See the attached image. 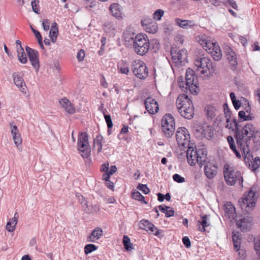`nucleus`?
Wrapping results in <instances>:
<instances>
[{
  "instance_id": "nucleus-44",
  "label": "nucleus",
  "mask_w": 260,
  "mask_h": 260,
  "mask_svg": "<svg viewBox=\"0 0 260 260\" xmlns=\"http://www.w3.org/2000/svg\"><path fill=\"white\" fill-rule=\"evenodd\" d=\"M58 34V29L57 24L56 23L54 22L53 25L51 26L49 36H57Z\"/></svg>"
},
{
  "instance_id": "nucleus-52",
  "label": "nucleus",
  "mask_w": 260,
  "mask_h": 260,
  "mask_svg": "<svg viewBox=\"0 0 260 260\" xmlns=\"http://www.w3.org/2000/svg\"><path fill=\"white\" fill-rule=\"evenodd\" d=\"M254 249L257 255L260 257V238L255 241Z\"/></svg>"
},
{
  "instance_id": "nucleus-9",
  "label": "nucleus",
  "mask_w": 260,
  "mask_h": 260,
  "mask_svg": "<svg viewBox=\"0 0 260 260\" xmlns=\"http://www.w3.org/2000/svg\"><path fill=\"white\" fill-rule=\"evenodd\" d=\"M194 63L197 70L202 74H210L214 71L211 60L208 57H198L194 60Z\"/></svg>"
},
{
  "instance_id": "nucleus-21",
  "label": "nucleus",
  "mask_w": 260,
  "mask_h": 260,
  "mask_svg": "<svg viewBox=\"0 0 260 260\" xmlns=\"http://www.w3.org/2000/svg\"><path fill=\"white\" fill-rule=\"evenodd\" d=\"M252 225V219L249 217H244L236 221V226L242 232L248 231Z\"/></svg>"
},
{
  "instance_id": "nucleus-12",
  "label": "nucleus",
  "mask_w": 260,
  "mask_h": 260,
  "mask_svg": "<svg viewBox=\"0 0 260 260\" xmlns=\"http://www.w3.org/2000/svg\"><path fill=\"white\" fill-rule=\"evenodd\" d=\"M192 131L195 136L199 139H208L211 137L212 129L207 124L197 123L192 127Z\"/></svg>"
},
{
  "instance_id": "nucleus-10",
  "label": "nucleus",
  "mask_w": 260,
  "mask_h": 260,
  "mask_svg": "<svg viewBox=\"0 0 260 260\" xmlns=\"http://www.w3.org/2000/svg\"><path fill=\"white\" fill-rule=\"evenodd\" d=\"M88 140V137L86 133H79L77 145L79 150L82 153L81 155L84 158H88L90 153V148Z\"/></svg>"
},
{
  "instance_id": "nucleus-59",
  "label": "nucleus",
  "mask_w": 260,
  "mask_h": 260,
  "mask_svg": "<svg viewBox=\"0 0 260 260\" xmlns=\"http://www.w3.org/2000/svg\"><path fill=\"white\" fill-rule=\"evenodd\" d=\"M182 242L187 248H189L191 246L190 241L188 237H184L182 239Z\"/></svg>"
},
{
  "instance_id": "nucleus-42",
  "label": "nucleus",
  "mask_w": 260,
  "mask_h": 260,
  "mask_svg": "<svg viewBox=\"0 0 260 260\" xmlns=\"http://www.w3.org/2000/svg\"><path fill=\"white\" fill-rule=\"evenodd\" d=\"M98 247L92 244H89L84 247V252L86 254L91 253L92 251L96 250Z\"/></svg>"
},
{
  "instance_id": "nucleus-37",
  "label": "nucleus",
  "mask_w": 260,
  "mask_h": 260,
  "mask_svg": "<svg viewBox=\"0 0 260 260\" xmlns=\"http://www.w3.org/2000/svg\"><path fill=\"white\" fill-rule=\"evenodd\" d=\"M123 244L124 248L127 250H131L133 249L132 244L131 243L130 239L127 236H124L123 238Z\"/></svg>"
},
{
  "instance_id": "nucleus-43",
  "label": "nucleus",
  "mask_w": 260,
  "mask_h": 260,
  "mask_svg": "<svg viewBox=\"0 0 260 260\" xmlns=\"http://www.w3.org/2000/svg\"><path fill=\"white\" fill-rule=\"evenodd\" d=\"M164 11L161 9L156 10L153 14V18L156 20H160L164 15Z\"/></svg>"
},
{
  "instance_id": "nucleus-48",
  "label": "nucleus",
  "mask_w": 260,
  "mask_h": 260,
  "mask_svg": "<svg viewBox=\"0 0 260 260\" xmlns=\"http://www.w3.org/2000/svg\"><path fill=\"white\" fill-rule=\"evenodd\" d=\"M137 188L146 194H148L150 191L149 189L146 184H139Z\"/></svg>"
},
{
  "instance_id": "nucleus-38",
  "label": "nucleus",
  "mask_w": 260,
  "mask_h": 260,
  "mask_svg": "<svg viewBox=\"0 0 260 260\" xmlns=\"http://www.w3.org/2000/svg\"><path fill=\"white\" fill-rule=\"evenodd\" d=\"M238 116L240 119L244 121L251 120L253 119V117L251 114L246 115V112L244 111H239Z\"/></svg>"
},
{
  "instance_id": "nucleus-15",
  "label": "nucleus",
  "mask_w": 260,
  "mask_h": 260,
  "mask_svg": "<svg viewBox=\"0 0 260 260\" xmlns=\"http://www.w3.org/2000/svg\"><path fill=\"white\" fill-rule=\"evenodd\" d=\"M25 50L31 66L38 72L40 68L39 53L38 51L28 46L25 47Z\"/></svg>"
},
{
  "instance_id": "nucleus-63",
  "label": "nucleus",
  "mask_w": 260,
  "mask_h": 260,
  "mask_svg": "<svg viewBox=\"0 0 260 260\" xmlns=\"http://www.w3.org/2000/svg\"><path fill=\"white\" fill-rule=\"evenodd\" d=\"M225 4H229L233 8L235 9H237V5L236 3L233 0H227L225 2Z\"/></svg>"
},
{
  "instance_id": "nucleus-6",
  "label": "nucleus",
  "mask_w": 260,
  "mask_h": 260,
  "mask_svg": "<svg viewBox=\"0 0 260 260\" xmlns=\"http://www.w3.org/2000/svg\"><path fill=\"white\" fill-rule=\"evenodd\" d=\"M133 47L137 54L141 56L145 55L150 48V42L147 37L141 34L137 35L135 41L134 42Z\"/></svg>"
},
{
  "instance_id": "nucleus-64",
  "label": "nucleus",
  "mask_w": 260,
  "mask_h": 260,
  "mask_svg": "<svg viewBox=\"0 0 260 260\" xmlns=\"http://www.w3.org/2000/svg\"><path fill=\"white\" fill-rule=\"evenodd\" d=\"M109 162H105L103 164L100 168V170L102 172L106 173L108 171Z\"/></svg>"
},
{
  "instance_id": "nucleus-1",
  "label": "nucleus",
  "mask_w": 260,
  "mask_h": 260,
  "mask_svg": "<svg viewBox=\"0 0 260 260\" xmlns=\"http://www.w3.org/2000/svg\"><path fill=\"white\" fill-rule=\"evenodd\" d=\"M235 126V137L238 146L241 145L250 144V141L255 136V127L252 123H247L241 129L236 120H234Z\"/></svg>"
},
{
  "instance_id": "nucleus-40",
  "label": "nucleus",
  "mask_w": 260,
  "mask_h": 260,
  "mask_svg": "<svg viewBox=\"0 0 260 260\" xmlns=\"http://www.w3.org/2000/svg\"><path fill=\"white\" fill-rule=\"evenodd\" d=\"M233 241L235 249L237 248H240L241 239L239 234H234L233 235Z\"/></svg>"
},
{
  "instance_id": "nucleus-2",
  "label": "nucleus",
  "mask_w": 260,
  "mask_h": 260,
  "mask_svg": "<svg viewBox=\"0 0 260 260\" xmlns=\"http://www.w3.org/2000/svg\"><path fill=\"white\" fill-rule=\"evenodd\" d=\"M176 104L178 112L182 117L187 119L193 118L194 107L191 100L186 94H180L176 100Z\"/></svg>"
},
{
  "instance_id": "nucleus-60",
  "label": "nucleus",
  "mask_w": 260,
  "mask_h": 260,
  "mask_svg": "<svg viewBox=\"0 0 260 260\" xmlns=\"http://www.w3.org/2000/svg\"><path fill=\"white\" fill-rule=\"evenodd\" d=\"M11 132L12 136L19 135L17 126L13 125L12 124H11Z\"/></svg>"
},
{
  "instance_id": "nucleus-36",
  "label": "nucleus",
  "mask_w": 260,
  "mask_h": 260,
  "mask_svg": "<svg viewBox=\"0 0 260 260\" xmlns=\"http://www.w3.org/2000/svg\"><path fill=\"white\" fill-rule=\"evenodd\" d=\"M148 230H149L154 235L158 237L159 238H161L164 236V235L162 234L163 233L162 231L158 230L153 223L152 224V225L149 227Z\"/></svg>"
},
{
  "instance_id": "nucleus-30",
  "label": "nucleus",
  "mask_w": 260,
  "mask_h": 260,
  "mask_svg": "<svg viewBox=\"0 0 260 260\" xmlns=\"http://www.w3.org/2000/svg\"><path fill=\"white\" fill-rule=\"evenodd\" d=\"M103 140V137L99 135H98L95 139L93 141L94 147H96L97 152L99 153L101 152L102 150V141Z\"/></svg>"
},
{
  "instance_id": "nucleus-35",
  "label": "nucleus",
  "mask_w": 260,
  "mask_h": 260,
  "mask_svg": "<svg viewBox=\"0 0 260 260\" xmlns=\"http://www.w3.org/2000/svg\"><path fill=\"white\" fill-rule=\"evenodd\" d=\"M132 196L134 199L140 201L142 204H146L147 203V202L145 201L144 196L138 191L133 192Z\"/></svg>"
},
{
  "instance_id": "nucleus-54",
  "label": "nucleus",
  "mask_w": 260,
  "mask_h": 260,
  "mask_svg": "<svg viewBox=\"0 0 260 260\" xmlns=\"http://www.w3.org/2000/svg\"><path fill=\"white\" fill-rule=\"evenodd\" d=\"M19 215L17 212L14 214V217L10 219L8 222H11V224L14 225L15 227L17 223L18 218Z\"/></svg>"
},
{
  "instance_id": "nucleus-18",
  "label": "nucleus",
  "mask_w": 260,
  "mask_h": 260,
  "mask_svg": "<svg viewBox=\"0 0 260 260\" xmlns=\"http://www.w3.org/2000/svg\"><path fill=\"white\" fill-rule=\"evenodd\" d=\"M145 108L150 114H155L159 110L157 102L152 97L147 98L144 102Z\"/></svg>"
},
{
  "instance_id": "nucleus-22",
  "label": "nucleus",
  "mask_w": 260,
  "mask_h": 260,
  "mask_svg": "<svg viewBox=\"0 0 260 260\" xmlns=\"http://www.w3.org/2000/svg\"><path fill=\"white\" fill-rule=\"evenodd\" d=\"M103 234V230L101 228H95L92 231L90 235L87 237V241L94 242L101 238Z\"/></svg>"
},
{
  "instance_id": "nucleus-53",
  "label": "nucleus",
  "mask_w": 260,
  "mask_h": 260,
  "mask_svg": "<svg viewBox=\"0 0 260 260\" xmlns=\"http://www.w3.org/2000/svg\"><path fill=\"white\" fill-rule=\"evenodd\" d=\"M17 57L19 61L23 64H25L27 61L26 55L25 52H24L23 54H21L19 55H17Z\"/></svg>"
},
{
  "instance_id": "nucleus-29",
  "label": "nucleus",
  "mask_w": 260,
  "mask_h": 260,
  "mask_svg": "<svg viewBox=\"0 0 260 260\" xmlns=\"http://www.w3.org/2000/svg\"><path fill=\"white\" fill-rule=\"evenodd\" d=\"M205 110L206 112L207 117L211 119H212L215 116L217 112L215 107L209 105L207 106Z\"/></svg>"
},
{
  "instance_id": "nucleus-34",
  "label": "nucleus",
  "mask_w": 260,
  "mask_h": 260,
  "mask_svg": "<svg viewBox=\"0 0 260 260\" xmlns=\"http://www.w3.org/2000/svg\"><path fill=\"white\" fill-rule=\"evenodd\" d=\"M251 164L248 165L247 166L251 168L252 170L254 171L258 169L260 166V158L258 156L253 158V160H251Z\"/></svg>"
},
{
  "instance_id": "nucleus-11",
  "label": "nucleus",
  "mask_w": 260,
  "mask_h": 260,
  "mask_svg": "<svg viewBox=\"0 0 260 260\" xmlns=\"http://www.w3.org/2000/svg\"><path fill=\"white\" fill-rule=\"evenodd\" d=\"M132 70L135 75L140 79H144L148 75V69L145 63L140 60L133 61Z\"/></svg>"
},
{
  "instance_id": "nucleus-49",
  "label": "nucleus",
  "mask_w": 260,
  "mask_h": 260,
  "mask_svg": "<svg viewBox=\"0 0 260 260\" xmlns=\"http://www.w3.org/2000/svg\"><path fill=\"white\" fill-rule=\"evenodd\" d=\"M118 69L122 74H127L129 72L128 67L125 64H120L118 66Z\"/></svg>"
},
{
  "instance_id": "nucleus-32",
  "label": "nucleus",
  "mask_w": 260,
  "mask_h": 260,
  "mask_svg": "<svg viewBox=\"0 0 260 260\" xmlns=\"http://www.w3.org/2000/svg\"><path fill=\"white\" fill-rule=\"evenodd\" d=\"M135 34L134 32L129 31H125L123 32V38L126 42H132L134 44V42L135 41L136 38Z\"/></svg>"
},
{
  "instance_id": "nucleus-61",
  "label": "nucleus",
  "mask_w": 260,
  "mask_h": 260,
  "mask_svg": "<svg viewBox=\"0 0 260 260\" xmlns=\"http://www.w3.org/2000/svg\"><path fill=\"white\" fill-rule=\"evenodd\" d=\"M174 210L173 209L172 207H169V208H168L165 213L166 216L167 217H170L174 216Z\"/></svg>"
},
{
  "instance_id": "nucleus-26",
  "label": "nucleus",
  "mask_w": 260,
  "mask_h": 260,
  "mask_svg": "<svg viewBox=\"0 0 260 260\" xmlns=\"http://www.w3.org/2000/svg\"><path fill=\"white\" fill-rule=\"evenodd\" d=\"M145 21H146V20H142L141 21V24L143 26H145L146 31L152 34H154L157 31V25L156 23L152 22L145 23Z\"/></svg>"
},
{
  "instance_id": "nucleus-27",
  "label": "nucleus",
  "mask_w": 260,
  "mask_h": 260,
  "mask_svg": "<svg viewBox=\"0 0 260 260\" xmlns=\"http://www.w3.org/2000/svg\"><path fill=\"white\" fill-rule=\"evenodd\" d=\"M225 212L229 218H234L236 214L235 208L231 202L225 205Z\"/></svg>"
},
{
  "instance_id": "nucleus-13",
  "label": "nucleus",
  "mask_w": 260,
  "mask_h": 260,
  "mask_svg": "<svg viewBox=\"0 0 260 260\" xmlns=\"http://www.w3.org/2000/svg\"><path fill=\"white\" fill-rule=\"evenodd\" d=\"M176 141L180 147H188L191 146L190 144V135L187 129L181 127L178 128L176 134Z\"/></svg>"
},
{
  "instance_id": "nucleus-56",
  "label": "nucleus",
  "mask_w": 260,
  "mask_h": 260,
  "mask_svg": "<svg viewBox=\"0 0 260 260\" xmlns=\"http://www.w3.org/2000/svg\"><path fill=\"white\" fill-rule=\"evenodd\" d=\"M227 141L228 142V143L229 144V146H230V147L231 149H232V148L236 147V145L235 144L234 140L232 136H228L227 137Z\"/></svg>"
},
{
  "instance_id": "nucleus-58",
  "label": "nucleus",
  "mask_w": 260,
  "mask_h": 260,
  "mask_svg": "<svg viewBox=\"0 0 260 260\" xmlns=\"http://www.w3.org/2000/svg\"><path fill=\"white\" fill-rule=\"evenodd\" d=\"M85 57V52L83 50L81 49L78 53L77 58L79 61H82Z\"/></svg>"
},
{
  "instance_id": "nucleus-5",
  "label": "nucleus",
  "mask_w": 260,
  "mask_h": 260,
  "mask_svg": "<svg viewBox=\"0 0 260 260\" xmlns=\"http://www.w3.org/2000/svg\"><path fill=\"white\" fill-rule=\"evenodd\" d=\"M223 174L225 181L228 185L233 186L238 183L240 186H242L243 180L240 171L226 165L224 166Z\"/></svg>"
},
{
  "instance_id": "nucleus-3",
  "label": "nucleus",
  "mask_w": 260,
  "mask_h": 260,
  "mask_svg": "<svg viewBox=\"0 0 260 260\" xmlns=\"http://www.w3.org/2000/svg\"><path fill=\"white\" fill-rule=\"evenodd\" d=\"M197 41L216 61L222 57V53L219 45L214 41L205 36H198Z\"/></svg>"
},
{
  "instance_id": "nucleus-17",
  "label": "nucleus",
  "mask_w": 260,
  "mask_h": 260,
  "mask_svg": "<svg viewBox=\"0 0 260 260\" xmlns=\"http://www.w3.org/2000/svg\"><path fill=\"white\" fill-rule=\"evenodd\" d=\"M203 165L204 174L206 177L209 179L214 178L217 174V166L209 161H207V159Z\"/></svg>"
},
{
  "instance_id": "nucleus-4",
  "label": "nucleus",
  "mask_w": 260,
  "mask_h": 260,
  "mask_svg": "<svg viewBox=\"0 0 260 260\" xmlns=\"http://www.w3.org/2000/svg\"><path fill=\"white\" fill-rule=\"evenodd\" d=\"M192 146H189L186 151V157L187 161L190 166H193L198 163L200 167H202L207 159V152L204 149H200L194 150Z\"/></svg>"
},
{
  "instance_id": "nucleus-57",
  "label": "nucleus",
  "mask_w": 260,
  "mask_h": 260,
  "mask_svg": "<svg viewBox=\"0 0 260 260\" xmlns=\"http://www.w3.org/2000/svg\"><path fill=\"white\" fill-rule=\"evenodd\" d=\"M70 101L66 98H63L59 101L60 105L63 108H64V107H66L68 105L70 104Z\"/></svg>"
},
{
  "instance_id": "nucleus-45",
  "label": "nucleus",
  "mask_w": 260,
  "mask_h": 260,
  "mask_svg": "<svg viewBox=\"0 0 260 260\" xmlns=\"http://www.w3.org/2000/svg\"><path fill=\"white\" fill-rule=\"evenodd\" d=\"M39 3V0H34L31 3L32 11L37 14L40 13Z\"/></svg>"
},
{
  "instance_id": "nucleus-28",
  "label": "nucleus",
  "mask_w": 260,
  "mask_h": 260,
  "mask_svg": "<svg viewBox=\"0 0 260 260\" xmlns=\"http://www.w3.org/2000/svg\"><path fill=\"white\" fill-rule=\"evenodd\" d=\"M199 223V231L201 232L205 231V228L210 225V223L207 221V215H204L201 217V220L198 221Z\"/></svg>"
},
{
  "instance_id": "nucleus-41",
  "label": "nucleus",
  "mask_w": 260,
  "mask_h": 260,
  "mask_svg": "<svg viewBox=\"0 0 260 260\" xmlns=\"http://www.w3.org/2000/svg\"><path fill=\"white\" fill-rule=\"evenodd\" d=\"M152 224L151 222L147 220L142 219L140 221L139 225L141 229L148 231L149 227L152 225Z\"/></svg>"
},
{
  "instance_id": "nucleus-31",
  "label": "nucleus",
  "mask_w": 260,
  "mask_h": 260,
  "mask_svg": "<svg viewBox=\"0 0 260 260\" xmlns=\"http://www.w3.org/2000/svg\"><path fill=\"white\" fill-rule=\"evenodd\" d=\"M117 171V167L116 166H111L110 168H108V171L106 173H104L103 174L102 178L104 180H107L108 179H110V175H113Z\"/></svg>"
},
{
  "instance_id": "nucleus-51",
  "label": "nucleus",
  "mask_w": 260,
  "mask_h": 260,
  "mask_svg": "<svg viewBox=\"0 0 260 260\" xmlns=\"http://www.w3.org/2000/svg\"><path fill=\"white\" fill-rule=\"evenodd\" d=\"M87 1L86 5L88 9H91L94 7L96 6V3H98L96 0H87Z\"/></svg>"
},
{
  "instance_id": "nucleus-23",
  "label": "nucleus",
  "mask_w": 260,
  "mask_h": 260,
  "mask_svg": "<svg viewBox=\"0 0 260 260\" xmlns=\"http://www.w3.org/2000/svg\"><path fill=\"white\" fill-rule=\"evenodd\" d=\"M112 15L116 18L120 19L122 17V13L121 6L116 3H113L109 7Z\"/></svg>"
},
{
  "instance_id": "nucleus-19",
  "label": "nucleus",
  "mask_w": 260,
  "mask_h": 260,
  "mask_svg": "<svg viewBox=\"0 0 260 260\" xmlns=\"http://www.w3.org/2000/svg\"><path fill=\"white\" fill-rule=\"evenodd\" d=\"M223 49L227 56V59L229 60L231 69L235 70L237 66V57L235 53L228 45H225Z\"/></svg>"
},
{
  "instance_id": "nucleus-8",
  "label": "nucleus",
  "mask_w": 260,
  "mask_h": 260,
  "mask_svg": "<svg viewBox=\"0 0 260 260\" xmlns=\"http://www.w3.org/2000/svg\"><path fill=\"white\" fill-rule=\"evenodd\" d=\"M257 198L255 191L252 188L250 189L247 195L239 201L238 203L242 209H245L247 212H249L255 207Z\"/></svg>"
},
{
  "instance_id": "nucleus-24",
  "label": "nucleus",
  "mask_w": 260,
  "mask_h": 260,
  "mask_svg": "<svg viewBox=\"0 0 260 260\" xmlns=\"http://www.w3.org/2000/svg\"><path fill=\"white\" fill-rule=\"evenodd\" d=\"M13 77L15 84L22 92H24L26 85L24 82L22 77H21L17 73H14L13 75Z\"/></svg>"
},
{
  "instance_id": "nucleus-55",
  "label": "nucleus",
  "mask_w": 260,
  "mask_h": 260,
  "mask_svg": "<svg viewBox=\"0 0 260 260\" xmlns=\"http://www.w3.org/2000/svg\"><path fill=\"white\" fill-rule=\"evenodd\" d=\"M64 109L69 114H73L75 112V109L71 105V102H70V104L68 105Z\"/></svg>"
},
{
  "instance_id": "nucleus-50",
  "label": "nucleus",
  "mask_w": 260,
  "mask_h": 260,
  "mask_svg": "<svg viewBox=\"0 0 260 260\" xmlns=\"http://www.w3.org/2000/svg\"><path fill=\"white\" fill-rule=\"evenodd\" d=\"M173 180L178 183H183L185 181V178L181 177L178 174H175L173 176Z\"/></svg>"
},
{
  "instance_id": "nucleus-33",
  "label": "nucleus",
  "mask_w": 260,
  "mask_h": 260,
  "mask_svg": "<svg viewBox=\"0 0 260 260\" xmlns=\"http://www.w3.org/2000/svg\"><path fill=\"white\" fill-rule=\"evenodd\" d=\"M101 111L103 112L105 121L106 122L108 128H111L113 126V122L111 118V116L110 115L106 114L105 112H107L106 109L103 108V107L101 108Z\"/></svg>"
},
{
  "instance_id": "nucleus-39",
  "label": "nucleus",
  "mask_w": 260,
  "mask_h": 260,
  "mask_svg": "<svg viewBox=\"0 0 260 260\" xmlns=\"http://www.w3.org/2000/svg\"><path fill=\"white\" fill-rule=\"evenodd\" d=\"M223 107L224 109L225 117L226 118V122L227 123H229V122H230V119L232 114L231 111L230 110V109L229 108L228 105L226 103L223 104Z\"/></svg>"
},
{
  "instance_id": "nucleus-25",
  "label": "nucleus",
  "mask_w": 260,
  "mask_h": 260,
  "mask_svg": "<svg viewBox=\"0 0 260 260\" xmlns=\"http://www.w3.org/2000/svg\"><path fill=\"white\" fill-rule=\"evenodd\" d=\"M175 22L178 26L184 29L191 28L195 25L193 21L182 20L180 18L175 19Z\"/></svg>"
},
{
  "instance_id": "nucleus-7",
  "label": "nucleus",
  "mask_w": 260,
  "mask_h": 260,
  "mask_svg": "<svg viewBox=\"0 0 260 260\" xmlns=\"http://www.w3.org/2000/svg\"><path fill=\"white\" fill-rule=\"evenodd\" d=\"M161 129L166 137L170 138L175 130V120L172 114H165L161 119Z\"/></svg>"
},
{
  "instance_id": "nucleus-47",
  "label": "nucleus",
  "mask_w": 260,
  "mask_h": 260,
  "mask_svg": "<svg viewBox=\"0 0 260 260\" xmlns=\"http://www.w3.org/2000/svg\"><path fill=\"white\" fill-rule=\"evenodd\" d=\"M13 140L17 148L22 144V139L20 134L13 136Z\"/></svg>"
},
{
  "instance_id": "nucleus-14",
  "label": "nucleus",
  "mask_w": 260,
  "mask_h": 260,
  "mask_svg": "<svg viewBox=\"0 0 260 260\" xmlns=\"http://www.w3.org/2000/svg\"><path fill=\"white\" fill-rule=\"evenodd\" d=\"M172 58L176 66L179 67L181 63L185 62L187 58V51L185 49H172L171 50Z\"/></svg>"
},
{
  "instance_id": "nucleus-20",
  "label": "nucleus",
  "mask_w": 260,
  "mask_h": 260,
  "mask_svg": "<svg viewBox=\"0 0 260 260\" xmlns=\"http://www.w3.org/2000/svg\"><path fill=\"white\" fill-rule=\"evenodd\" d=\"M242 153L243 157L247 166L251 164V160H253V156L250 152L249 144L241 145V146H238Z\"/></svg>"
},
{
  "instance_id": "nucleus-62",
  "label": "nucleus",
  "mask_w": 260,
  "mask_h": 260,
  "mask_svg": "<svg viewBox=\"0 0 260 260\" xmlns=\"http://www.w3.org/2000/svg\"><path fill=\"white\" fill-rule=\"evenodd\" d=\"M42 25L45 31L48 30L49 29L50 27V22L48 19H46L43 21Z\"/></svg>"
},
{
  "instance_id": "nucleus-16",
  "label": "nucleus",
  "mask_w": 260,
  "mask_h": 260,
  "mask_svg": "<svg viewBox=\"0 0 260 260\" xmlns=\"http://www.w3.org/2000/svg\"><path fill=\"white\" fill-rule=\"evenodd\" d=\"M194 72L190 68H188L185 74L186 89L188 88L192 93L197 92L196 90L197 86L194 82Z\"/></svg>"
},
{
  "instance_id": "nucleus-46",
  "label": "nucleus",
  "mask_w": 260,
  "mask_h": 260,
  "mask_svg": "<svg viewBox=\"0 0 260 260\" xmlns=\"http://www.w3.org/2000/svg\"><path fill=\"white\" fill-rule=\"evenodd\" d=\"M236 251L238 252L239 257L238 260H244L246 257V251L243 249H241L240 248H237L236 249H235Z\"/></svg>"
}]
</instances>
